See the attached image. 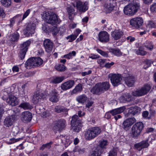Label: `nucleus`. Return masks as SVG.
<instances>
[{
  "mask_svg": "<svg viewBox=\"0 0 156 156\" xmlns=\"http://www.w3.org/2000/svg\"><path fill=\"white\" fill-rule=\"evenodd\" d=\"M30 43V41L29 40H28L21 44L20 47V50L27 52Z\"/></svg>",
  "mask_w": 156,
  "mask_h": 156,
  "instance_id": "obj_29",
  "label": "nucleus"
},
{
  "mask_svg": "<svg viewBox=\"0 0 156 156\" xmlns=\"http://www.w3.org/2000/svg\"><path fill=\"white\" fill-rule=\"evenodd\" d=\"M125 83L128 87H132L134 83V79L133 76H129L125 78Z\"/></svg>",
  "mask_w": 156,
  "mask_h": 156,
  "instance_id": "obj_25",
  "label": "nucleus"
},
{
  "mask_svg": "<svg viewBox=\"0 0 156 156\" xmlns=\"http://www.w3.org/2000/svg\"><path fill=\"white\" fill-rule=\"evenodd\" d=\"M144 48L143 46H139L138 49L136 50V53L137 55L144 56L147 53V52L144 51Z\"/></svg>",
  "mask_w": 156,
  "mask_h": 156,
  "instance_id": "obj_36",
  "label": "nucleus"
},
{
  "mask_svg": "<svg viewBox=\"0 0 156 156\" xmlns=\"http://www.w3.org/2000/svg\"><path fill=\"white\" fill-rule=\"evenodd\" d=\"M11 89L10 87H8L6 89H4V91L3 92V96L2 97V98L4 100H6L7 98V97L8 96H9V94L11 93Z\"/></svg>",
  "mask_w": 156,
  "mask_h": 156,
  "instance_id": "obj_35",
  "label": "nucleus"
},
{
  "mask_svg": "<svg viewBox=\"0 0 156 156\" xmlns=\"http://www.w3.org/2000/svg\"><path fill=\"white\" fill-rule=\"evenodd\" d=\"M73 7L70 6L69 7V17L71 15L70 13L73 14V12L75 11V8L76 7L75 3H73Z\"/></svg>",
  "mask_w": 156,
  "mask_h": 156,
  "instance_id": "obj_52",
  "label": "nucleus"
},
{
  "mask_svg": "<svg viewBox=\"0 0 156 156\" xmlns=\"http://www.w3.org/2000/svg\"><path fill=\"white\" fill-rule=\"evenodd\" d=\"M123 33L119 30H115L111 33V36L115 40L120 39Z\"/></svg>",
  "mask_w": 156,
  "mask_h": 156,
  "instance_id": "obj_27",
  "label": "nucleus"
},
{
  "mask_svg": "<svg viewBox=\"0 0 156 156\" xmlns=\"http://www.w3.org/2000/svg\"><path fill=\"white\" fill-rule=\"evenodd\" d=\"M34 74V72H29L26 73L24 74V76L25 77H30L33 76Z\"/></svg>",
  "mask_w": 156,
  "mask_h": 156,
  "instance_id": "obj_62",
  "label": "nucleus"
},
{
  "mask_svg": "<svg viewBox=\"0 0 156 156\" xmlns=\"http://www.w3.org/2000/svg\"><path fill=\"white\" fill-rule=\"evenodd\" d=\"M90 92L94 94L97 95H100L101 94L103 93L102 91V89L99 83L95 84L90 90Z\"/></svg>",
  "mask_w": 156,
  "mask_h": 156,
  "instance_id": "obj_18",
  "label": "nucleus"
},
{
  "mask_svg": "<svg viewBox=\"0 0 156 156\" xmlns=\"http://www.w3.org/2000/svg\"><path fill=\"white\" fill-rule=\"evenodd\" d=\"M102 89V91L104 93L109 90L110 87V84L108 82L106 81L99 83Z\"/></svg>",
  "mask_w": 156,
  "mask_h": 156,
  "instance_id": "obj_31",
  "label": "nucleus"
},
{
  "mask_svg": "<svg viewBox=\"0 0 156 156\" xmlns=\"http://www.w3.org/2000/svg\"><path fill=\"white\" fill-rule=\"evenodd\" d=\"M62 89L64 90H66L68 89V82H65L61 86Z\"/></svg>",
  "mask_w": 156,
  "mask_h": 156,
  "instance_id": "obj_59",
  "label": "nucleus"
},
{
  "mask_svg": "<svg viewBox=\"0 0 156 156\" xmlns=\"http://www.w3.org/2000/svg\"><path fill=\"white\" fill-rule=\"evenodd\" d=\"M83 122L77 115H74L72 117L70 122L71 129L73 132L79 133L82 129Z\"/></svg>",
  "mask_w": 156,
  "mask_h": 156,
  "instance_id": "obj_1",
  "label": "nucleus"
},
{
  "mask_svg": "<svg viewBox=\"0 0 156 156\" xmlns=\"http://www.w3.org/2000/svg\"><path fill=\"white\" fill-rule=\"evenodd\" d=\"M83 89L82 84L79 83L71 92V94H76L77 92H81Z\"/></svg>",
  "mask_w": 156,
  "mask_h": 156,
  "instance_id": "obj_33",
  "label": "nucleus"
},
{
  "mask_svg": "<svg viewBox=\"0 0 156 156\" xmlns=\"http://www.w3.org/2000/svg\"><path fill=\"white\" fill-rule=\"evenodd\" d=\"M98 37L99 41L102 43H106L109 41V35L106 31H100L99 33Z\"/></svg>",
  "mask_w": 156,
  "mask_h": 156,
  "instance_id": "obj_13",
  "label": "nucleus"
},
{
  "mask_svg": "<svg viewBox=\"0 0 156 156\" xmlns=\"http://www.w3.org/2000/svg\"><path fill=\"white\" fill-rule=\"evenodd\" d=\"M6 101L8 104L12 106H15L18 104L17 98L13 95L9 96V98H7Z\"/></svg>",
  "mask_w": 156,
  "mask_h": 156,
  "instance_id": "obj_23",
  "label": "nucleus"
},
{
  "mask_svg": "<svg viewBox=\"0 0 156 156\" xmlns=\"http://www.w3.org/2000/svg\"><path fill=\"white\" fill-rule=\"evenodd\" d=\"M64 79L63 77H57L54 78L51 80V82L53 83H57L61 82Z\"/></svg>",
  "mask_w": 156,
  "mask_h": 156,
  "instance_id": "obj_46",
  "label": "nucleus"
},
{
  "mask_svg": "<svg viewBox=\"0 0 156 156\" xmlns=\"http://www.w3.org/2000/svg\"><path fill=\"white\" fill-rule=\"evenodd\" d=\"M30 12V9H28L23 14L22 19H20L22 16V15L21 14H17L12 18L10 19V24H9L10 27H11L13 26V24L15 23V20L17 18H18L19 19L18 24V25H20V23L23 20L28 16Z\"/></svg>",
  "mask_w": 156,
  "mask_h": 156,
  "instance_id": "obj_9",
  "label": "nucleus"
},
{
  "mask_svg": "<svg viewBox=\"0 0 156 156\" xmlns=\"http://www.w3.org/2000/svg\"><path fill=\"white\" fill-rule=\"evenodd\" d=\"M32 118V115L31 113L28 111H25L22 114V119L25 122H30Z\"/></svg>",
  "mask_w": 156,
  "mask_h": 156,
  "instance_id": "obj_22",
  "label": "nucleus"
},
{
  "mask_svg": "<svg viewBox=\"0 0 156 156\" xmlns=\"http://www.w3.org/2000/svg\"><path fill=\"white\" fill-rule=\"evenodd\" d=\"M2 5L6 7H8L11 4V0H1Z\"/></svg>",
  "mask_w": 156,
  "mask_h": 156,
  "instance_id": "obj_44",
  "label": "nucleus"
},
{
  "mask_svg": "<svg viewBox=\"0 0 156 156\" xmlns=\"http://www.w3.org/2000/svg\"><path fill=\"white\" fill-rule=\"evenodd\" d=\"M51 32L53 35H56L57 34L59 33L58 29L57 27L54 26L51 28Z\"/></svg>",
  "mask_w": 156,
  "mask_h": 156,
  "instance_id": "obj_54",
  "label": "nucleus"
},
{
  "mask_svg": "<svg viewBox=\"0 0 156 156\" xmlns=\"http://www.w3.org/2000/svg\"><path fill=\"white\" fill-rule=\"evenodd\" d=\"M100 127L94 126L90 128L85 133V136L88 140H90L98 136L101 132Z\"/></svg>",
  "mask_w": 156,
  "mask_h": 156,
  "instance_id": "obj_4",
  "label": "nucleus"
},
{
  "mask_svg": "<svg viewBox=\"0 0 156 156\" xmlns=\"http://www.w3.org/2000/svg\"><path fill=\"white\" fill-rule=\"evenodd\" d=\"M55 110L56 112H63L66 115L68 114V109L65 107L60 106H56L55 107Z\"/></svg>",
  "mask_w": 156,
  "mask_h": 156,
  "instance_id": "obj_28",
  "label": "nucleus"
},
{
  "mask_svg": "<svg viewBox=\"0 0 156 156\" xmlns=\"http://www.w3.org/2000/svg\"><path fill=\"white\" fill-rule=\"evenodd\" d=\"M136 121V119L134 117L127 119L124 121L122 124V127L125 130H128Z\"/></svg>",
  "mask_w": 156,
  "mask_h": 156,
  "instance_id": "obj_15",
  "label": "nucleus"
},
{
  "mask_svg": "<svg viewBox=\"0 0 156 156\" xmlns=\"http://www.w3.org/2000/svg\"><path fill=\"white\" fill-rule=\"evenodd\" d=\"M59 33L61 35L65 32V29L64 27L62 26L59 28L58 29Z\"/></svg>",
  "mask_w": 156,
  "mask_h": 156,
  "instance_id": "obj_64",
  "label": "nucleus"
},
{
  "mask_svg": "<svg viewBox=\"0 0 156 156\" xmlns=\"http://www.w3.org/2000/svg\"><path fill=\"white\" fill-rule=\"evenodd\" d=\"M103 152L101 150L97 148L90 152V156H101Z\"/></svg>",
  "mask_w": 156,
  "mask_h": 156,
  "instance_id": "obj_32",
  "label": "nucleus"
},
{
  "mask_svg": "<svg viewBox=\"0 0 156 156\" xmlns=\"http://www.w3.org/2000/svg\"><path fill=\"white\" fill-rule=\"evenodd\" d=\"M66 67L62 64H59L58 66H55V69L58 71H63L65 70Z\"/></svg>",
  "mask_w": 156,
  "mask_h": 156,
  "instance_id": "obj_50",
  "label": "nucleus"
},
{
  "mask_svg": "<svg viewBox=\"0 0 156 156\" xmlns=\"http://www.w3.org/2000/svg\"><path fill=\"white\" fill-rule=\"evenodd\" d=\"M125 109V107L123 106L110 110V112L112 115L114 116L122 112Z\"/></svg>",
  "mask_w": 156,
  "mask_h": 156,
  "instance_id": "obj_24",
  "label": "nucleus"
},
{
  "mask_svg": "<svg viewBox=\"0 0 156 156\" xmlns=\"http://www.w3.org/2000/svg\"><path fill=\"white\" fill-rule=\"evenodd\" d=\"M106 61V59H100L97 61V62L99 64V66L101 67H104V65H103L105 62Z\"/></svg>",
  "mask_w": 156,
  "mask_h": 156,
  "instance_id": "obj_56",
  "label": "nucleus"
},
{
  "mask_svg": "<svg viewBox=\"0 0 156 156\" xmlns=\"http://www.w3.org/2000/svg\"><path fill=\"white\" fill-rule=\"evenodd\" d=\"M141 149L147 148L149 146L150 144L148 143V140H143L140 142Z\"/></svg>",
  "mask_w": 156,
  "mask_h": 156,
  "instance_id": "obj_45",
  "label": "nucleus"
},
{
  "mask_svg": "<svg viewBox=\"0 0 156 156\" xmlns=\"http://www.w3.org/2000/svg\"><path fill=\"white\" fill-rule=\"evenodd\" d=\"M42 30L46 33H48L50 30L47 24H44L42 25Z\"/></svg>",
  "mask_w": 156,
  "mask_h": 156,
  "instance_id": "obj_53",
  "label": "nucleus"
},
{
  "mask_svg": "<svg viewBox=\"0 0 156 156\" xmlns=\"http://www.w3.org/2000/svg\"><path fill=\"white\" fill-rule=\"evenodd\" d=\"M150 9L152 12H156V3L153 4L151 5Z\"/></svg>",
  "mask_w": 156,
  "mask_h": 156,
  "instance_id": "obj_63",
  "label": "nucleus"
},
{
  "mask_svg": "<svg viewBox=\"0 0 156 156\" xmlns=\"http://www.w3.org/2000/svg\"><path fill=\"white\" fill-rule=\"evenodd\" d=\"M99 146L100 147V148L101 150L102 151L103 149H106V147L108 144V141L106 140L103 139L99 141Z\"/></svg>",
  "mask_w": 156,
  "mask_h": 156,
  "instance_id": "obj_38",
  "label": "nucleus"
},
{
  "mask_svg": "<svg viewBox=\"0 0 156 156\" xmlns=\"http://www.w3.org/2000/svg\"><path fill=\"white\" fill-rule=\"evenodd\" d=\"M151 85L149 83H146L142 87L146 94L150 91L151 88Z\"/></svg>",
  "mask_w": 156,
  "mask_h": 156,
  "instance_id": "obj_47",
  "label": "nucleus"
},
{
  "mask_svg": "<svg viewBox=\"0 0 156 156\" xmlns=\"http://www.w3.org/2000/svg\"><path fill=\"white\" fill-rule=\"evenodd\" d=\"M47 94L49 95V100L50 101L56 102L58 101V98L57 96V92L55 90H52L49 94L47 93Z\"/></svg>",
  "mask_w": 156,
  "mask_h": 156,
  "instance_id": "obj_21",
  "label": "nucleus"
},
{
  "mask_svg": "<svg viewBox=\"0 0 156 156\" xmlns=\"http://www.w3.org/2000/svg\"><path fill=\"white\" fill-rule=\"evenodd\" d=\"M87 99L86 95L83 94L77 96L76 98V100L79 103L83 104L87 101Z\"/></svg>",
  "mask_w": 156,
  "mask_h": 156,
  "instance_id": "obj_26",
  "label": "nucleus"
},
{
  "mask_svg": "<svg viewBox=\"0 0 156 156\" xmlns=\"http://www.w3.org/2000/svg\"><path fill=\"white\" fill-rule=\"evenodd\" d=\"M109 51L114 55L118 57L121 56L122 54V53L121 52L120 50L118 48H111L109 49Z\"/></svg>",
  "mask_w": 156,
  "mask_h": 156,
  "instance_id": "obj_37",
  "label": "nucleus"
},
{
  "mask_svg": "<svg viewBox=\"0 0 156 156\" xmlns=\"http://www.w3.org/2000/svg\"><path fill=\"white\" fill-rule=\"evenodd\" d=\"M20 35L17 32L12 34L9 36V40L11 42L17 41L19 38Z\"/></svg>",
  "mask_w": 156,
  "mask_h": 156,
  "instance_id": "obj_30",
  "label": "nucleus"
},
{
  "mask_svg": "<svg viewBox=\"0 0 156 156\" xmlns=\"http://www.w3.org/2000/svg\"><path fill=\"white\" fill-rule=\"evenodd\" d=\"M43 62V60L40 57L31 58L26 62L25 66L27 69H29L30 67H38L41 65Z\"/></svg>",
  "mask_w": 156,
  "mask_h": 156,
  "instance_id": "obj_6",
  "label": "nucleus"
},
{
  "mask_svg": "<svg viewBox=\"0 0 156 156\" xmlns=\"http://www.w3.org/2000/svg\"><path fill=\"white\" fill-rule=\"evenodd\" d=\"M144 65L143 68L144 69H147L150 67L151 66V65L153 63V62L148 59H146L144 61Z\"/></svg>",
  "mask_w": 156,
  "mask_h": 156,
  "instance_id": "obj_43",
  "label": "nucleus"
},
{
  "mask_svg": "<svg viewBox=\"0 0 156 156\" xmlns=\"http://www.w3.org/2000/svg\"><path fill=\"white\" fill-rule=\"evenodd\" d=\"M65 120L61 119L56 121L54 124L53 129L55 133L57 131L60 132L65 127Z\"/></svg>",
  "mask_w": 156,
  "mask_h": 156,
  "instance_id": "obj_12",
  "label": "nucleus"
},
{
  "mask_svg": "<svg viewBox=\"0 0 156 156\" xmlns=\"http://www.w3.org/2000/svg\"><path fill=\"white\" fill-rule=\"evenodd\" d=\"M116 2H115L112 0H109L104 5L105 8L107 9L108 12H110L112 11L116 5Z\"/></svg>",
  "mask_w": 156,
  "mask_h": 156,
  "instance_id": "obj_20",
  "label": "nucleus"
},
{
  "mask_svg": "<svg viewBox=\"0 0 156 156\" xmlns=\"http://www.w3.org/2000/svg\"><path fill=\"white\" fill-rule=\"evenodd\" d=\"M77 37L74 34H72L69 35V42H73Z\"/></svg>",
  "mask_w": 156,
  "mask_h": 156,
  "instance_id": "obj_58",
  "label": "nucleus"
},
{
  "mask_svg": "<svg viewBox=\"0 0 156 156\" xmlns=\"http://www.w3.org/2000/svg\"><path fill=\"white\" fill-rule=\"evenodd\" d=\"M114 64V62H112L110 63L107 62L105 63V65H104V67L106 68H110L111 66H113Z\"/></svg>",
  "mask_w": 156,
  "mask_h": 156,
  "instance_id": "obj_61",
  "label": "nucleus"
},
{
  "mask_svg": "<svg viewBox=\"0 0 156 156\" xmlns=\"http://www.w3.org/2000/svg\"><path fill=\"white\" fill-rule=\"evenodd\" d=\"M96 51L103 56L106 58L108 57V55L107 52L99 48L97 49Z\"/></svg>",
  "mask_w": 156,
  "mask_h": 156,
  "instance_id": "obj_51",
  "label": "nucleus"
},
{
  "mask_svg": "<svg viewBox=\"0 0 156 156\" xmlns=\"http://www.w3.org/2000/svg\"><path fill=\"white\" fill-rule=\"evenodd\" d=\"M119 151L118 147H113L108 152V156H117V153Z\"/></svg>",
  "mask_w": 156,
  "mask_h": 156,
  "instance_id": "obj_39",
  "label": "nucleus"
},
{
  "mask_svg": "<svg viewBox=\"0 0 156 156\" xmlns=\"http://www.w3.org/2000/svg\"><path fill=\"white\" fill-rule=\"evenodd\" d=\"M144 127L142 122H138L132 126L130 133L131 136L134 139H137L140 135Z\"/></svg>",
  "mask_w": 156,
  "mask_h": 156,
  "instance_id": "obj_3",
  "label": "nucleus"
},
{
  "mask_svg": "<svg viewBox=\"0 0 156 156\" xmlns=\"http://www.w3.org/2000/svg\"><path fill=\"white\" fill-rule=\"evenodd\" d=\"M26 86V84L23 85L21 87V90L20 91V94H22L23 96L25 95L26 94L27 91L25 89Z\"/></svg>",
  "mask_w": 156,
  "mask_h": 156,
  "instance_id": "obj_55",
  "label": "nucleus"
},
{
  "mask_svg": "<svg viewBox=\"0 0 156 156\" xmlns=\"http://www.w3.org/2000/svg\"><path fill=\"white\" fill-rule=\"evenodd\" d=\"M143 23L142 18L140 17H136L132 19L130 21V24L132 27L136 28H138L142 25Z\"/></svg>",
  "mask_w": 156,
  "mask_h": 156,
  "instance_id": "obj_14",
  "label": "nucleus"
},
{
  "mask_svg": "<svg viewBox=\"0 0 156 156\" xmlns=\"http://www.w3.org/2000/svg\"><path fill=\"white\" fill-rule=\"evenodd\" d=\"M147 27L150 29H156V23L154 22L153 21H148Z\"/></svg>",
  "mask_w": 156,
  "mask_h": 156,
  "instance_id": "obj_48",
  "label": "nucleus"
},
{
  "mask_svg": "<svg viewBox=\"0 0 156 156\" xmlns=\"http://www.w3.org/2000/svg\"><path fill=\"white\" fill-rule=\"evenodd\" d=\"M112 85L114 87H117L121 83L122 76L119 74H113L109 76Z\"/></svg>",
  "mask_w": 156,
  "mask_h": 156,
  "instance_id": "obj_10",
  "label": "nucleus"
},
{
  "mask_svg": "<svg viewBox=\"0 0 156 156\" xmlns=\"http://www.w3.org/2000/svg\"><path fill=\"white\" fill-rule=\"evenodd\" d=\"M140 108L137 106H132L128 109L126 115L127 116H132L137 115L140 113Z\"/></svg>",
  "mask_w": 156,
  "mask_h": 156,
  "instance_id": "obj_16",
  "label": "nucleus"
},
{
  "mask_svg": "<svg viewBox=\"0 0 156 156\" xmlns=\"http://www.w3.org/2000/svg\"><path fill=\"white\" fill-rule=\"evenodd\" d=\"M19 131V129L17 127H13L12 129V131L14 135H17L18 134Z\"/></svg>",
  "mask_w": 156,
  "mask_h": 156,
  "instance_id": "obj_60",
  "label": "nucleus"
},
{
  "mask_svg": "<svg viewBox=\"0 0 156 156\" xmlns=\"http://www.w3.org/2000/svg\"><path fill=\"white\" fill-rule=\"evenodd\" d=\"M75 6L78 12L81 13L86 12L88 9V2H83L80 0H75Z\"/></svg>",
  "mask_w": 156,
  "mask_h": 156,
  "instance_id": "obj_7",
  "label": "nucleus"
},
{
  "mask_svg": "<svg viewBox=\"0 0 156 156\" xmlns=\"http://www.w3.org/2000/svg\"><path fill=\"white\" fill-rule=\"evenodd\" d=\"M19 106L24 110L31 109L32 108V106L29 103L27 102L21 103Z\"/></svg>",
  "mask_w": 156,
  "mask_h": 156,
  "instance_id": "obj_40",
  "label": "nucleus"
},
{
  "mask_svg": "<svg viewBox=\"0 0 156 156\" xmlns=\"http://www.w3.org/2000/svg\"><path fill=\"white\" fill-rule=\"evenodd\" d=\"M36 24L34 23H30L23 30L24 34L26 37H28L32 35L35 32Z\"/></svg>",
  "mask_w": 156,
  "mask_h": 156,
  "instance_id": "obj_11",
  "label": "nucleus"
},
{
  "mask_svg": "<svg viewBox=\"0 0 156 156\" xmlns=\"http://www.w3.org/2000/svg\"><path fill=\"white\" fill-rule=\"evenodd\" d=\"M119 100L121 102L126 103L127 101H129L130 97L128 95H122L120 97Z\"/></svg>",
  "mask_w": 156,
  "mask_h": 156,
  "instance_id": "obj_42",
  "label": "nucleus"
},
{
  "mask_svg": "<svg viewBox=\"0 0 156 156\" xmlns=\"http://www.w3.org/2000/svg\"><path fill=\"white\" fill-rule=\"evenodd\" d=\"M27 52L20 50L19 56L21 59H23L25 56Z\"/></svg>",
  "mask_w": 156,
  "mask_h": 156,
  "instance_id": "obj_57",
  "label": "nucleus"
},
{
  "mask_svg": "<svg viewBox=\"0 0 156 156\" xmlns=\"http://www.w3.org/2000/svg\"><path fill=\"white\" fill-rule=\"evenodd\" d=\"M53 42L49 39H46L44 41L43 45L45 51L47 52H50L52 50Z\"/></svg>",
  "mask_w": 156,
  "mask_h": 156,
  "instance_id": "obj_17",
  "label": "nucleus"
},
{
  "mask_svg": "<svg viewBox=\"0 0 156 156\" xmlns=\"http://www.w3.org/2000/svg\"><path fill=\"white\" fill-rule=\"evenodd\" d=\"M47 96V93L41 90H37L34 94L32 99V101L34 104H37L41 100L44 99Z\"/></svg>",
  "mask_w": 156,
  "mask_h": 156,
  "instance_id": "obj_8",
  "label": "nucleus"
},
{
  "mask_svg": "<svg viewBox=\"0 0 156 156\" xmlns=\"http://www.w3.org/2000/svg\"><path fill=\"white\" fill-rule=\"evenodd\" d=\"M44 18L45 21L51 25H56L57 23H59L60 22L57 15L51 12H46Z\"/></svg>",
  "mask_w": 156,
  "mask_h": 156,
  "instance_id": "obj_5",
  "label": "nucleus"
},
{
  "mask_svg": "<svg viewBox=\"0 0 156 156\" xmlns=\"http://www.w3.org/2000/svg\"><path fill=\"white\" fill-rule=\"evenodd\" d=\"M146 94L142 87L140 89L136 90L133 93V95L136 97L141 96Z\"/></svg>",
  "mask_w": 156,
  "mask_h": 156,
  "instance_id": "obj_34",
  "label": "nucleus"
},
{
  "mask_svg": "<svg viewBox=\"0 0 156 156\" xmlns=\"http://www.w3.org/2000/svg\"><path fill=\"white\" fill-rule=\"evenodd\" d=\"M140 6L139 3L136 2H131L125 7L123 9L124 12L126 15L132 16L137 12Z\"/></svg>",
  "mask_w": 156,
  "mask_h": 156,
  "instance_id": "obj_2",
  "label": "nucleus"
},
{
  "mask_svg": "<svg viewBox=\"0 0 156 156\" xmlns=\"http://www.w3.org/2000/svg\"><path fill=\"white\" fill-rule=\"evenodd\" d=\"M144 46L150 51H152L154 48L153 43L150 41H147L144 43Z\"/></svg>",
  "mask_w": 156,
  "mask_h": 156,
  "instance_id": "obj_41",
  "label": "nucleus"
},
{
  "mask_svg": "<svg viewBox=\"0 0 156 156\" xmlns=\"http://www.w3.org/2000/svg\"><path fill=\"white\" fill-rule=\"evenodd\" d=\"M14 115H11L6 117L3 121L4 125L6 127H9L12 125L14 120Z\"/></svg>",
  "mask_w": 156,
  "mask_h": 156,
  "instance_id": "obj_19",
  "label": "nucleus"
},
{
  "mask_svg": "<svg viewBox=\"0 0 156 156\" xmlns=\"http://www.w3.org/2000/svg\"><path fill=\"white\" fill-rule=\"evenodd\" d=\"M75 152H77L79 154H83L85 152V149L84 148H80L79 147H76L74 149Z\"/></svg>",
  "mask_w": 156,
  "mask_h": 156,
  "instance_id": "obj_49",
  "label": "nucleus"
}]
</instances>
